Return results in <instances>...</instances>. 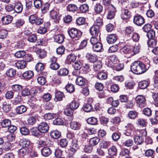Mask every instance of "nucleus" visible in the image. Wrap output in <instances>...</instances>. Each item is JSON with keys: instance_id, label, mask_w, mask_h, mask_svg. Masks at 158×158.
Masks as SVG:
<instances>
[{"instance_id": "obj_20", "label": "nucleus", "mask_w": 158, "mask_h": 158, "mask_svg": "<svg viewBox=\"0 0 158 158\" xmlns=\"http://www.w3.org/2000/svg\"><path fill=\"white\" fill-rule=\"evenodd\" d=\"M107 42L110 44H113L117 40L116 35L114 34L109 35L107 37Z\"/></svg>"}, {"instance_id": "obj_7", "label": "nucleus", "mask_w": 158, "mask_h": 158, "mask_svg": "<svg viewBox=\"0 0 158 158\" xmlns=\"http://www.w3.org/2000/svg\"><path fill=\"white\" fill-rule=\"evenodd\" d=\"M106 12H108V14L107 18L108 19H113L115 15L116 12V9L114 6H110V8L105 10Z\"/></svg>"}, {"instance_id": "obj_3", "label": "nucleus", "mask_w": 158, "mask_h": 158, "mask_svg": "<svg viewBox=\"0 0 158 158\" xmlns=\"http://www.w3.org/2000/svg\"><path fill=\"white\" fill-rule=\"evenodd\" d=\"M29 22L32 24L35 23L37 25L42 24L43 22V20L34 15H30L29 18Z\"/></svg>"}, {"instance_id": "obj_10", "label": "nucleus", "mask_w": 158, "mask_h": 158, "mask_svg": "<svg viewBox=\"0 0 158 158\" xmlns=\"http://www.w3.org/2000/svg\"><path fill=\"white\" fill-rule=\"evenodd\" d=\"M90 31L91 34L93 36H99L100 35V27L98 26L93 25L91 27Z\"/></svg>"}, {"instance_id": "obj_6", "label": "nucleus", "mask_w": 158, "mask_h": 158, "mask_svg": "<svg viewBox=\"0 0 158 158\" xmlns=\"http://www.w3.org/2000/svg\"><path fill=\"white\" fill-rule=\"evenodd\" d=\"M135 99L139 106L142 107L145 106L146 100L144 96L142 95H138L136 97Z\"/></svg>"}, {"instance_id": "obj_1", "label": "nucleus", "mask_w": 158, "mask_h": 158, "mask_svg": "<svg viewBox=\"0 0 158 158\" xmlns=\"http://www.w3.org/2000/svg\"><path fill=\"white\" fill-rule=\"evenodd\" d=\"M150 66L148 64L144 65L140 61H135L131 65V70L134 73L140 74L146 72Z\"/></svg>"}, {"instance_id": "obj_49", "label": "nucleus", "mask_w": 158, "mask_h": 158, "mask_svg": "<svg viewBox=\"0 0 158 158\" xmlns=\"http://www.w3.org/2000/svg\"><path fill=\"white\" fill-rule=\"evenodd\" d=\"M98 78L100 80H104L106 79L107 74L105 72H100L98 73L97 74Z\"/></svg>"}, {"instance_id": "obj_38", "label": "nucleus", "mask_w": 158, "mask_h": 158, "mask_svg": "<svg viewBox=\"0 0 158 158\" xmlns=\"http://www.w3.org/2000/svg\"><path fill=\"white\" fill-rule=\"evenodd\" d=\"M117 152V149L115 146H112L108 149V153L110 155H115L116 154Z\"/></svg>"}, {"instance_id": "obj_64", "label": "nucleus", "mask_w": 158, "mask_h": 158, "mask_svg": "<svg viewBox=\"0 0 158 158\" xmlns=\"http://www.w3.org/2000/svg\"><path fill=\"white\" fill-rule=\"evenodd\" d=\"M156 42L153 39H151L149 40L148 42V46L150 47L154 48L156 45Z\"/></svg>"}, {"instance_id": "obj_52", "label": "nucleus", "mask_w": 158, "mask_h": 158, "mask_svg": "<svg viewBox=\"0 0 158 158\" xmlns=\"http://www.w3.org/2000/svg\"><path fill=\"white\" fill-rule=\"evenodd\" d=\"M43 1L41 0H35L34 1V5L35 7L37 9L41 8L42 6Z\"/></svg>"}, {"instance_id": "obj_48", "label": "nucleus", "mask_w": 158, "mask_h": 158, "mask_svg": "<svg viewBox=\"0 0 158 158\" xmlns=\"http://www.w3.org/2000/svg\"><path fill=\"white\" fill-rule=\"evenodd\" d=\"M35 69L37 72H40L44 70V66L42 63H39L36 64Z\"/></svg>"}, {"instance_id": "obj_28", "label": "nucleus", "mask_w": 158, "mask_h": 158, "mask_svg": "<svg viewBox=\"0 0 158 158\" xmlns=\"http://www.w3.org/2000/svg\"><path fill=\"white\" fill-rule=\"evenodd\" d=\"M135 142L137 145H140L144 142L143 136L135 135L134 137Z\"/></svg>"}, {"instance_id": "obj_58", "label": "nucleus", "mask_w": 158, "mask_h": 158, "mask_svg": "<svg viewBox=\"0 0 158 158\" xmlns=\"http://www.w3.org/2000/svg\"><path fill=\"white\" fill-rule=\"evenodd\" d=\"M30 90L28 88L26 87L23 89L22 94L23 96H27L30 94Z\"/></svg>"}, {"instance_id": "obj_63", "label": "nucleus", "mask_w": 158, "mask_h": 158, "mask_svg": "<svg viewBox=\"0 0 158 158\" xmlns=\"http://www.w3.org/2000/svg\"><path fill=\"white\" fill-rule=\"evenodd\" d=\"M50 4L48 3H46L44 4L41 7V10L44 12L45 13L48 10Z\"/></svg>"}, {"instance_id": "obj_14", "label": "nucleus", "mask_w": 158, "mask_h": 158, "mask_svg": "<svg viewBox=\"0 0 158 158\" xmlns=\"http://www.w3.org/2000/svg\"><path fill=\"white\" fill-rule=\"evenodd\" d=\"M92 49L94 51L96 52H102L103 51V49L102 44L99 42L93 45L92 46Z\"/></svg>"}, {"instance_id": "obj_51", "label": "nucleus", "mask_w": 158, "mask_h": 158, "mask_svg": "<svg viewBox=\"0 0 158 158\" xmlns=\"http://www.w3.org/2000/svg\"><path fill=\"white\" fill-rule=\"evenodd\" d=\"M128 115L130 118L134 119L137 116L138 113L135 111H130L128 113Z\"/></svg>"}, {"instance_id": "obj_15", "label": "nucleus", "mask_w": 158, "mask_h": 158, "mask_svg": "<svg viewBox=\"0 0 158 158\" xmlns=\"http://www.w3.org/2000/svg\"><path fill=\"white\" fill-rule=\"evenodd\" d=\"M73 111V110L70 107L67 108L64 110V114L67 116H70L69 118V121H72L73 119V117L72 116Z\"/></svg>"}, {"instance_id": "obj_18", "label": "nucleus", "mask_w": 158, "mask_h": 158, "mask_svg": "<svg viewBox=\"0 0 158 158\" xmlns=\"http://www.w3.org/2000/svg\"><path fill=\"white\" fill-rule=\"evenodd\" d=\"M19 144L22 148L28 149V147L30 145V141L27 139H21Z\"/></svg>"}, {"instance_id": "obj_11", "label": "nucleus", "mask_w": 158, "mask_h": 158, "mask_svg": "<svg viewBox=\"0 0 158 158\" xmlns=\"http://www.w3.org/2000/svg\"><path fill=\"white\" fill-rule=\"evenodd\" d=\"M108 67L113 68L114 70L116 71H120L122 70L124 68V65L123 64L119 63L118 62L114 64L110 63L108 64Z\"/></svg>"}, {"instance_id": "obj_54", "label": "nucleus", "mask_w": 158, "mask_h": 158, "mask_svg": "<svg viewBox=\"0 0 158 158\" xmlns=\"http://www.w3.org/2000/svg\"><path fill=\"white\" fill-rule=\"evenodd\" d=\"M139 87L142 89L146 88L148 85V81H143L139 83Z\"/></svg>"}, {"instance_id": "obj_37", "label": "nucleus", "mask_w": 158, "mask_h": 158, "mask_svg": "<svg viewBox=\"0 0 158 158\" xmlns=\"http://www.w3.org/2000/svg\"><path fill=\"white\" fill-rule=\"evenodd\" d=\"M76 83L79 86L83 85L85 82V79L81 76H78L77 77L76 81Z\"/></svg>"}, {"instance_id": "obj_44", "label": "nucleus", "mask_w": 158, "mask_h": 158, "mask_svg": "<svg viewBox=\"0 0 158 158\" xmlns=\"http://www.w3.org/2000/svg\"><path fill=\"white\" fill-rule=\"evenodd\" d=\"M77 57L74 54H70L67 57V60L69 63L74 62L76 59Z\"/></svg>"}, {"instance_id": "obj_13", "label": "nucleus", "mask_w": 158, "mask_h": 158, "mask_svg": "<svg viewBox=\"0 0 158 158\" xmlns=\"http://www.w3.org/2000/svg\"><path fill=\"white\" fill-rule=\"evenodd\" d=\"M78 147L77 144V140L76 139H73L72 141V144L70 146V151L73 153V154L76 152Z\"/></svg>"}, {"instance_id": "obj_17", "label": "nucleus", "mask_w": 158, "mask_h": 158, "mask_svg": "<svg viewBox=\"0 0 158 158\" xmlns=\"http://www.w3.org/2000/svg\"><path fill=\"white\" fill-rule=\"evenodd\" d=\"M14 10L17 13H19L22 12L23 6L22 4L19 2H17L15 3L14 7Z\"/></svg>"}, {"instance_id": "obj_12", "label": "nucleus", "mask_w": 158, "mask_h": 158, "mask_svg": "<svg viewBox=\"0 0 158 158\" xmlns=\"http://www.w3.org/2000/svg\"><path fill=\"white\" fill-rule=\"evenodd\" d=\"M93 102L92 98H89L88 100V103L85 104L83 106L82 109L83 110L86 112H90L93 109L92 105L91 103Z\"/></svg>"}, {"instance_id": "obj_50", "label": "nucleus", "mask_w": 158, "mask_h": 158, "mask_svg": "<svg viewBox=\"0 0 158 158\" xmlns=\"http://www.w3.org/2000/svg\"><path fill=\"white\" fill-rule=\"evenodd\" d=\"M69 73V71L66 68L61 69L58 71V74L61 76L67 75Z\"/></svg>"}, {"instance_id": "obj_57", "label": "nucleus", "mask_w": 158, "mask_h": 158, "mask_svg": "<svg viewBox=\"0 0 158 158\" xmlns=\"http://www.w3.org/2000/svg\"><path fill=\"white\" fill-rule=\"evenodd\" d=\"M11 108L10 104H7L6 102H4L3 104L2 109L4 111L6 112L9 111Z\"/></svg>"}, {"instance_id": "obj_36", "label": "nucleus", "mask_w": 158, "mask_h": 158, "mask_svg": "<svg viewBox=\"0 0 158 158\" xmlns=\"http://www.w3.org/2000/svg\"><path fill=\"white\" fill-rule=\"evenodd\" d=\"M87 59L90 62H94L97 60V56L95 55H93L91 53H87L86 55Z\"/></svg>"}, {"instance_id": "obj_39", "label": "nucleus", "mask_w": 158, "mask_h": 158, "mask_svg": "<svg viewBox=\"0 0 158 158\" xmlns=\"http://www.w3.org/2000/svg\"><path fill=\"white\" fill-rule=\"evenodd\" d=\"M37 53L39 55V56L43 58L46 56V52L44 49H38L36 51Z\"/></svg>"}, {"instance_id": "obj_4", "label": "nucleus", "mask_w": 158, "mask_h": 158, "mask_svg": "<svg viewBox=\"0 0 158 158\" xmlns=\"http://www.w3.org/2000/svg\"><path fill=\"white\" fill-rule=\"evenodd\" d=\"M145 21L143 18L139 14L135 15L134 17L133 22L138 26H141L144 23Z\"/></svg>"}, {"instance_id": "obj_33", "label": "nucleus", "mask_w": 158, "mask_h": 158, "mask_svg": "<svg viewBox=\"0 0 158 158\" xmlns=\"http://www.w3.org/2000/svg\"><path fill=\"white\" fill-rule=\"evenodd\" d=\"M100 140V139L97 137H93L89 140V144L91 146L96 145L98 144Z\"/></svg>"}, {"instance_id": "obj_23", "label": "nucleus", "mask_w": 158, "mask_h": 158, "mask_svg": "<svg viewBox=\"0 0 158 158\" xmlns=\"http://www.w3.org/2000/svg\"><path fill=\"white\" fill-rule=\"evenodd\" d=\"M41 152L43 156H47L51 153L52 151L49 148L44 147L41 150Z\"/></svg>"}, {"instance_id": "obj_34", "label": "nucleus", "mask_w": 158, "mask_h": 158, "mask_svg": "<svg viewBox=\"0 0 158 158\" xmlns=\"http://www.w3.org/2000/svg\"><path fill=\"white\" fill-rule=\"evenodd\" d=\"M16 67L18 69H23L26 67V62L23 60L19 61L16 64Z\"/></svg>"}, {"instance_id": "obj_35", "label": "nucleus", "mask_w": 158, "mask_h": 158, "mask_svg": "<svg viewBox=\"0 0 158 158\" xmlns=\"http://www.w3.org/2000/svg\"><path fill=\"white\" fill-rule=\"evenodd\" d=\"M102 67V64L100 61H98L94 63L93 68L95 71H99L101 69Z\"/></svg>"}, {"instance_id": "obj_30", "label": "nucleus", "mask_w": 158, "mask_h": 158, "mask_svg": "<svg viewBox=\"0 0 158 158\" xmlns=\"http://www.w3.org/2000/svg\"><path fill=\"white\" fill-rule=\"evenodd\" d=\"M50 135L54 139H58L60 136L61 133L58 131H52L50 132Z\"/></svg>"}, {"instance_id": "obj_25", "label": "nucleus", "mask_w": 158, "mask_h": 158, "mask_svg": "<svg viewBox=\"0 0 158 158\" xmlns=\"http://www.w3.org/2000/svg\"><path fill=\"white\" fill-rule=\"evenodd\" d=\"M13 19L12 16L9 15L3 17L2 18V20L3 24H8L10 23Z\"/></svg>"}, {"instance_id": "obj_46", "label": "nucleus", "mask_w": 158, "mask_h": 158, "mask_svg": "<svg viewBox=\"0 0 158 158\" xmlns=\"http://www.w3.org/2000/svg\"><path fill=\"white\" fill-rule=\"evenodd\" d=\"M100 38V36H93L90 39V42L93 46L98 43H99V39Z\"/></svg>"}, {"instance_id": "obj_5", "label": "nucleus", "mask_w": 158, "mask_h": 158, "mask_svg": "<svg viewBox=\"0 0 158 158\" xmlns=\"http://www.w3.org/2000/svg\"><path fill=\"white\" fill-rule=\"evenodd\" d=\"M57 59L56 58L53 56L50 58L49 63L50 64V68L54 70H56L58 69L60 67V65L57 62Z\"/></svg>"}, {"instance_id": "obj_56", "label": "nucleus", "mask_w": 158, "mask_h": 158, "mask_svg": "<svg viewBox=\"0 0 158 158\" xmlns=\"http://www.w3.org/2000/svg\"><path fill=\"white\" fill-rule=\"evenodd\" d=\"M37 39V38L36 35L35 34H32L29 35L28 38V41L32 43L35 42Z\"/></svg>"}, {"instance_id": "obj_21", "label": "nucleus", "mask_w": 158, "mask_h": 158, "mask_svg": "<svg viewBox=\"0 0 158 158\" xmlns=\"http://www.w3.org/2000/svg\"><path fill=\"white\" fill-rule=\"evenodd\" d=\"M131 15V12L128 10L125 9L123 11L121 17L123 19H126L130 18Z\"/></svg>"}, {"instance_id": "obj_29", "label": "nucleus", "mask_w": 158, "mask_h": 158, "mask_svg": "<svg viewBox=\"0 0 158 158\" xmlns=\"http://www.w3.org/2000/svg\"><path fill=\"white\" fill-rule=\"evenodd\" d=\"M27 110V108L24 105H21L17 107L16 108V112L19 114H21L25 112Z\"/></svg>"}, {"instance_id": "obj_8", "label": "nucleus", "mask_w": 158, "mask_h": 158, "mask_svg": "<svg viewBox=\"0 0 158 158\" xmlns=\"http://www.w3.org/2000/svg\"><path fill=\"white\" fill-rule=\"evenodd\" d=\"M50 15L52 18L54 19L55 22L57 23L59 20L60 15L58 10H51Z\"/></svg>"}, {"instance_id": "obj_24", "label": "nucleus", "mask_w": 158, "mask_h": 158, "mask_svg": "<svg viewBox=\"0 0 158 158\" xmlns=\"http://www.w3.org/2000/svg\"><path fill=\"white\" fill-rule=\"evenodd\" d=\"M70 124V127L73 130H78L81 128V124L76 121L71 122Z\"/></svg>"}, {"instance_id": "obj_42", "label": "nucleus", "mask_w": 158, "mask_h": 158, "mask_svg": "<svg viewBox=\"0 0 158 158\" xmlns=\"http://www.w3.org/2000/svg\"><path fill=\"white\" fill-rule=\"evenodd\" d=\"M87 122L89 124L94 125L97 124L98 121L97 118L92 117L87 119Z\"/></svg>"}, {"instance_id": "obj_43", "label": "nucleus", "mask_w": 158, "mask_h": 158, "mask_svg": "<svg viewBox=\"0 0 158 158\" xmlns=\"http://www.w3.org/2000/svg\"><path fill=\"white\" fill-rule=\"evenodd\" d=\"M103 10L102 6L100 3L96 4L94 6V10L97 13L101 12Z\"/></svg>"}, {"instance_id": "obj_60", "label": "nucleus", "mask_w": 158, "mask_h": 158, "mask_svg": "<svg viewBox=\"0 0 158 158\" xmlns=\"http://www.w3.org/2000/svg\"><path fill=\"white\" fill-rule=\"evenodd\" d=\"M85 21V18L83 17H79L76 20L77 24L81 25L83 24Z\"/></svg>"}, {"instance_id": "obj_19", "label": "nucleus", "mask_w": 158, "mask_h": 158, "mask_svg": "<svg viewBox=\"0 0 158 158\" xmlns=\"http://www.w3.org/2000/svg\"><path fill=\"white\" fill-rule=\"evenodd\" d=\"M132 47L133 48L131 49V56L138 53L139 52L141 46L139 44H136L134 47Z\"/></svg>"}, {"instance_id": "obj_2", "label": "nucleus", "mask_w": 158, "mask_h": 158, "mask_svg": "<svg viewBox=\"0 0 158 158\" xmlns=\"http://www.w3.org/2000/svg\"><path fill=\"white\" fill-rule=\"evenodd\" d=\"M68 34L72 38H76L78 39L82 35V32L75 28H71L68 31Z\"/></svg>"}, {"instance_id": "obj_61", "label": "nucleus", "mask_w": 158, "mask_h": 158, "mask_svg": "<svg viewBox=\"0 0 158 158\" xmlns=\"http://www.w3.org/2000/svg\"><path fill=\"white\" fill-rule=\"evenodd\" d=\"M20 131L21 134L23 135H28L29 133L28 129L25 127H22L20 129Z\"/></svg>"}, {"instance_id": "obj_26", "label": "nucleus", "mask_w": 158, "mask_h": 158, "mask_svg": "<svg viewBox=\"0 0 158 158\" xmlns=\"http://www.w3.org/2000/svg\"><path fill=\"white\" fill-rule=\"evenodd\" d=\"M109 60L107 62L106 64L108 66V64L110 63H112L113 64L118 62V60L115 55H112L110 56L109 57Z\"/></svg>"}, {"instance_id": "obj_32", "label": "nucleus", "mask_w": 158, "mask_h": 158, "mask_svg": "<svg viewBox=\"0 0 158 158\" xmlns=\"http://www.w3.org/2000/svg\"><path fill=\"white\" fill-rule=\"evenodd\" d=\"M6 74L7 76L10 77H14L16 74V71L12 68H10L7 70Z\"/></svg>"}, {"instance_id": "obj_40", "label": "nucleus", "mask_w": 158, "mask_h": 158, "mask_svg": "<svg viewBox=\"0 0 158 158\" xmlns=\"http://www.w3.org/2000/svg\"><path fill=\"white\" fill-rule=\"evenodd\" d=\"M77 9V6L74 4L68 5L66 7L67 10L69 11L74 12Z\"/></svg>"}, {"instance_id": "obj_62", "label": "nucleus", "mask_w": 158, "mask_h": 158, "mask_svg": "<svg viewBox=\"0 0 158 158\" xmlns=\"http://www.w3.org/2000/svg\"><path fill=\"white\" fill-rule=\"evenodd\" d=\"M80 9L82 12H86L88 10V6L86 4H82L80 7Z\"/></svg>"}, {"instance_id": "obj_31", "label": "nucleus", "mask_w": 158, "mask_h": 158, "mask_svg": "<svg viewBox=\"0 0 158 158\" xmlns=\"http://www.w3.org/2000/svg\"><path fill=\"white\" fill-rule=\"evenodd\" d=\"M55 97V100L57 102L62 100L63 98H64V95L63 93L58 91L56 93Z\"/></svg>"}, {"instance_id": "obj_47", "label": "nucleus", "mask_w": 158, "mask_h": 158, "mask_svg": "<svg viewBox=\"0 0 158 158\" xmlns=\"http://www.w3.org/2000/svg\"><path fill=\"white\" fill-rule=\"evenodd\" d=\"M11 121L8 119L3 120L1 123L2 126L3 127L7 128L11 125Z\"/></svg>"}, {"instance_id": "obj_45", "label": "nucleus", "mask_w": 158, "mask_h": 158, "mask_svg": "<svg viewBox=\"0 0 158 158\" xmlns=\"http://www.w3.org/2000/svg\"><path fill=\"white\" fill-rule=\"evenodd\" d=\"M111 143L109 141H106L105 140H102L100 143V146L101 148H106L110 146Z\"/></svg>"}, {"instance_id": "obj_41", "label": "nucleus", "mask_w": 158, "mask_h": 158, "mask_svg": "<svg viewBox=\"0 0 158 158\" xmlns=\"http://www.w3.org/2000/svg\"><path fill=\"white\" fill-rule=\"evenodd\" d=\"M79 105V103L75 100L72 101L69 104L70 108L73 110L77 109Z\"/></svg>"}, {"instance_id": "obj_22", "label": "nucleus", "mask_w": 158, "mask_h": 158, "mask_svg": "<svg viewBox=\"0 0 158 158\" xmlns=\"http://www.w3.org/2000/svg\"><path fill=\"white\" fill-rule=\"evenodd\" d=\"M54 41L59 44L63 43L64 40V36L61 34H57L54 37Z\"/></svg>"}, {"instance_id": "obj_59", "label": "nucleus", "mask_w": 158, "mask_h": 158, "mask_svg": "<svg viewBox=\"0 0 158 158\" xmlns=\"http://www.w3.org/2000/svg\"><path fill=\"white\" fill-rule=\"evenodd\" d=\"M66 89L67 91L70 93L73 92L74 90V86L72 84H69L67 85Z\"/></svg>"}, {"instance_id": "obj_27", "label": "nucleus", "mask_w": 158, "mask_h": 158, "mask_svg": "<svg viewBox=\"0 0 158 158\" xmlns=\"http://www.w3.org/2000/svg\"><path fill=\"white\" fill-rule=\"evenodd\" d=\"M34 76L33 72L31 70H28L24 72L23 74V76L24 78L29 79L32 78Z\"/></svg>"}, {"instance_id": "obj_53", "label": "nucleus", "mask_w": 158, "mask_h": 158, "mask_svg": "<svg viewBox=\"0 0 158 158\" xmlns=\"http://www.w3.org/2000/svg\"><path fill=\"white\" fill-rule=\"evenodd\" d=\"M53 123L55 125H62L64 123V121L61 118H58L53 120Z\"/></svg>"}, {"instance_id": "obj_16", "label": "nucleus", "mask_w": 158, "mask_h": 158, "mask_svg": "<svg viewBox=\"0 0 158 158\" xmlns=\"http://www.w3.org/2000/svg\"><path fill=\"white\" fill-rule=\"evenodd\" d=\"M133 48L132 47H131L127 45L124 46L121 49V52L125 54H128L129 55L130 57L131 56V49Z\"/></svg>"}, {"instance_id": "obj_55", "label": "nucleus", "mask_w": 158, "mask_h": 158, "mask_svg": "<svg viewBox=\"0 0 158 158\" xmlns=\"http://www.w3.org/2000/svg\"><path fill=\"white\" fill-rule=\"evenodd\" d=\"M110 3L111 0H103L102 3L105 6V10L110 8V6H113Z\"/></svg>"}, {"instance_id": "obj_9", "label": "nucleus", "mask_w": 158, "mask_h": 158, "mask_svg": "<svg viewBox=\"0 0 158 158\" xmlns=\"http://www.w3.org/2000/svg\"><path fill=\"white\" fill-rule=\"evenodd\" d=\"M38 128L40 132L45 133L47 132L48 130L49 126L46 123L42 122L38 125Z\"/></svg>"}]
</instances>
